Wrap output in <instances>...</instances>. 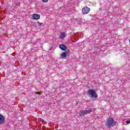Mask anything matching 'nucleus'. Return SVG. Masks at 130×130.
Wrapping results in <instances>:
<instances>
[{"mask_svg": "<svg viewBox=\"0 0 130 130\" xmlns=\"http://www.w3.org/2000/svg\"><path fill=\"white\" fill-rule=\"evenodd\" d=\"M105 125L107 127L110 128V127H113L115 125H116V121L114 120L113 118L109 117L107 120Z\"/></svg>", "mask_w": 130, "mask_h": 130, "instance_id": "nucleus-1", "label": "nucleus"}, {"mask_svg": "<svg viewBox=\"0 0 130 130\" xmlns=\"http://www.w3.org/2000/svg\"><path fill=\"white\" fill-rule=\"evenodd\" d=\"M87 94L91 96V98H98V94L96 93V90L93 89H89L87 92Z\"/></svg>", "mask_w": 130, "mask_h": 130, "instance_id": "nucleus-2", "label": "nucleus"}, {"mask_svg": "<svg viewBox=\"0 0 130 130\" xmlns=\"http://www.w3.org/2000/svg\"><path fill=\"white\" fill-rule=\"evenodd\" d=\"M94 111V108H90L88 110H83L82 111L79 112H80V115H87V114H90L91 112H93Z\"/></svg>", "mask_w": 130, "mask_h": 130, "instance_id": "nucleus-3", "label": "nucleus"}, {"mask_svg": "<svg viewBox=\"0 0 130 130\" xmlns=\"http://www.w3.org/2000/svg\"><path fill=\"white\" fill-rule=\"evenodd\" d=\"M82 14H83L84 15H86V14H89V12H90V8L85 6L82 9Z\"/></svg>", "mask_w": 130, "mask_h": 130, "instance_id": "nucleus-4", "label": "nucleus"}, {"mask_svg": "<svg viewBox=\"0 0 130 130\" xmlns=\"http://www.w3.org/2000/svg\"><path fill=\"white\" fill-rule=\"evenodd\" d=\"M6 120V117L0 114V124H4Z\"/></svg>", "mask_w": 130, "mask_h": 130, "instance_id": "nucleus-5", "label": "nucleus"}, {"mask_svg": "<svg viewBox=\"0 0 130 130\" xmlns=\"http://www.w3.org/2000/svg\"><path fill=\"white\" fill-rule=\"evenodd\" d=\"M59 47L61 50H63V51L67 50V47L63 44L59 45Z\"/></svg>", "mask_w": 130, "mask_h": 130, "instance_id": "nucleus-6", "label": "nucleus"}, {"mask_svg": "<svg viewBox=\"0 0 130 130\" xmlns=\"http://www.w3.org/2000/svg\"><path fill=\"white\" fill-rule=\"evenodd\" d=\"M32 19H34V20H38L40 19V15L38 14H34L32 15Z\"/></svg>", "mask_w": 130, "mask_h": 130, "instance_id": "nucleus-7", "label": "nucleus"}, {"mask_svg": "<svg viewBox=\"0 0 130 130\" xmlns=\"http://www.w3.org/2000/svg\"><path fill=\"white\" fill-rule=\"evenodd\" d=\"M67 55H68V53L63 52L60 54V58H66L67 57Z\"/></svg>", "mask_w": 130, "mask_h": 130, "instance_id": "nucleus-8", "label": "nucleus"}, {"mask_svg": "<svg viewBox=\"0 0 130 130\" xmlns=\"http://www.w3.org/2000/svg\"><path fill=\"white\" fill-rule=\"evenodd\" d=\"M59 36L61 39H63V38L67 36V34H66L65 32H62Z\"/></svg>", "mask_w": 130, "mask_h": 130, "instance_id": "nucleus-9", "label": "nucleus"}, {"mask_svg": "<svg viewBox=\"0 0 130 130\" xmlns=\"http://www.w3.org/2000/svg\"><path fill=\"white\" fill-rule=\"evenodd\" d=\"M37 26H42V25H43V23H40V22H38L37 23Z\"/></svg>", "mask_w": 130, "mask_h": 130, "instance_id": "nucleus-10", "label": "nucleus"}, {"mask_svg": "<svg viewBox=\"0 0 130 130\" xmlns=\"http://www.w3.org/2000/svg\"><path fill=\"white\" fill-rule=\"evenodd\" d=\"M43 3H47L48 2V0H42Z\"/></svg>", "mask_w": 130, "mask_h": 130, "instance_id": "nucleus-11", "label": "nucleus"}, {"mask_svg": "<svg viewBox=\"0 0 130 130\" xmlns=\"http://www.w3.org/2000/svg\"><path fill=\"white\" fill-rule=\"evenodd\" d=\"M126 123H130V119L129 120L126 121Z\"/></svg>", "mask_w": 130, "mask_h": 130, "instance_id": "nucleus-12", "label": "nucleus"}, {"mask_svg": "<svg viewBox=\"0 0 130 130\" xmlns=\"http://www.w3.org/2000/svg\"><path fill=\"white\" fill-rule=\"evenodd\" d=\"M41 121H42V122H44V119H42Z\"/></svg>", "mask_w": 130, "mask_h": 130, "instance_id": "nucleus-13", "label": "nucleus"}]
</instances>
